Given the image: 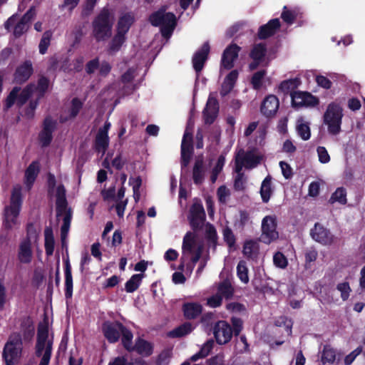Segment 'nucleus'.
Masks as SVG:
<instances>
[{
  "label": "nucleus",
  "instance_id": "obj_31",
  "mask_svg": "<svg viewBox=\"0 0 365 365\" xmlns=\"http://www.w3.org/2000/svg\"><path fill=\"white\" fill-rule=\"evenodd\" d=\"M301 80L299 78H290L284 80L281 82L279 86V92L284 93V95L292 94L296 92L295 90L300 86Z\"/></svg>",
  "mask_w": 365,
  "mask_h": 365
},
{
  "label": "nucleus",
  "instance_id": "obj_18",
  "mask_svg": "<svg viewBox=\"0 0 365 365\" xmlns=\"http://www.w3.org/2000/svg\"><path fill=\"white\" fill-rule=\"evenodd\" d=\"M219 113V103L216 98L210 96L202 111L204 123L207 125L212 124Z\"/></svg>",
  "mask_w": 365,
  "mask_h": 365
},
{
  "label": "nucleus",
  "instance_id": "obj_13",
  "mask_svg": "<svg viewBox=\"0 0 365 365\" xmlns=\"http://www.w3.org/2000/svg\"><path fill=\"white\" fill-rule=\"evenodd\" d=\"M241 51V47L235 43H231L224 50L220 66L226 70L232 69L235 66V61L239 56V53Z\"/></svg>",
  "mask_w": 365,
  "mask_h": 365
},
{
  "label": "nucleus",
  "instance_id": "obj_61",
  "mask_svg": "<svg viewBox=\"0 0 365 365\" xmlns=\"http://www.w3.org/2000/svg\"><path fill=\"white\" fill-rule=\"evenodd\" d=\"M239 72L237 70H232L225 77L224 81L229 85H231V86H234L235 85V83L238 78Z\"/></svg>",
  "mask_w": 365,
  "mask_h": 365
},
{
  "label": "nucleus",
  "instance_id": "obj_54",
  "mask_svg": "<svg viewBox=\"0 0 365 365\" xmlns=\"http://www.w3.org/2000/svg\"><path fill=\"white\" fill-rule=\"evenodd\" d=\"M246 180L244 174H237L234 180V189L235 191L243 192L246 189Z\"/></svg>",
  "mask_w": 365,
  "mask_h": 365
},
{
  "label": "nucleus",
  "instance_id": "obj_34",
  "mask_svg": "<svg viewBox=\"0 0 365 365\" xmlns=\"http://www.w3.org/2000/svg\"><path fill=\"white\" fill-rule=\"evenodd\" d=\"M44 247L47 256H51L53 254L55 240L51 227H46L44 230Z\"/></svg>",
  "mask_w": 365,
  "mask_h": 365
},
{
  "label": "nucleus",
  "instance_id": "obj_11",
  "mask_svg": "<svg viewBox=\"0 0 365 365\" xmlns=\"http://www.w3.org/2000/svg\"><path fill=\"white\" fill-rule=\"evenodd\" d=\"M278 237L279 234L277 231L275 217L270 215L265 216L262 222L261 241L265 244H270Z\"/></svg>",
  "mask_w": 365,
  "mask_h": 365
},
{
  "label": "nucleus",
  "instance_id": "obj_60",
  "mask_svg": "<svg viewBox=\"0 0 365 365\" xmlns=\"http://www.w3.org/2000/svg\"><path fill=\"white\" fill-rule=\"evenodd\" d=\"M317 83L322 88L325 89H329L331 86V81L326 76L319 75L316 77Z\"/></svg>",
  "mask_w": 365,
  "mask_h": 365
},
{
  "label": "nucleus",
  "instance_id": "obj_47",
  "mask_svg": "<svg viewBox=\"0 0 365 365\" xmlns=\"http://www.w3.org/2000/svg\"><path fill=\"white\" fill-rule=\"evenodd\" d=\"M223 240L230 249L233 248L236 244V237L232 229L226 226L222 230Z\"/></svg>",
  "mask_w": 365,
  "mask_h": 365
},
{
  "label": "nucleus",
  "instance_id": "obj_43",
  "mask_svg": "<svg viewBox=\"0 0 365 365\" xmlns=\"http://www.w3.org/2000/svg\"><path fill=\"white\" fill-rule=\"evenodd\" d=\"M329 202L333 204L336 202H339L341 205H345L346 200V192L344 187H338L334 193H332Z\"/></svg>",
  "mask_w": 365,
  "mask_h": 365
},
{
  "label": "nucleus",
  "instance_id": "obj_19",
  "mask_svg": "<svg viewBox=\"0 0 365 365\" xmlns=\"http://www.w3.org/2000/svg\"><path fill=\"white\" fill-rule=\"evenodd\" d=\"M210 50V47L209 43L205 42L200 48L193 55L192 59V66L197 75L201 72L204 67L205 63L208 58Z\"/></svg>",
  "mask_w": 365,
  "mask_h": 365
},
{
  "label": "nucleus",
  "instance_id": "obj_6",
  "mask_svg": "<svg viewBox=\"0 0 365 365\" xmlns=\"http://www.w3.org/2000/svg\"><path fill=\"white\" fill-rule=\"evenodd\" d=\"M166 8L162 7L149 16V21L153 26H160L164 37H169L177 25V19L172 12H165Z\"/></svg>",
  "mask_w": 365,
  "mask_h": 365
},
{
  "label": "nucleus",
  "instance_id": "obj_10",
  "mask_svg": "<svg viewBox=\"0 0 365 365\" xmlns=\"http://www.w3.org/2000/svg\"><path fill=\"white\" fill-rule=\"evenodd\" d=\"M58 122L51 115H46L42 123L41 130L38 133V140L42 148L50 145L53 140V133L56 130Z\"/></svg>",
  "mask_w": 365,
  "mask_h": 365
},
{
  "label": "nucleus",
  "instance_id": "obj_51",
  "mask_svg": "<svg viewBox=\"0 0 365 365\" xmlns=\"http://www.w3.org/2000/svg\"><path fill=\"white\" fill-rule=\"evenodd\" d=\"M336 359V353L335 351L328 346H325L324 347L322 355V361L324 364L325 363H333Z\"/></svg>",
  "mask_w": 365,
  "mask_h": 365
},
{
  "label": "nucleus",
  "instance_id": "obj_27",
  "mask_svg": "<svg viewBox=\"0 0 365 365\" xmlns=\"http://www.w3.org/2000/svg\"><path fill=\"white\" fill-rule=\"evenodd\" d=\"M303 14L298 8L289 9L284 6L281 14V19L287 25L293 24L297 20L301 19Z\"/></svg>",
  "mask_w": 365,
  "mask_h": 365
},
{
  "label": "nucleus",
  "instance_id": "obj_14",
  "mask_svg": "<svg viewBox=\"0 0 365 365\" xmlns=\"http://www.w3.org/2000/svg\"><path fill=\"white\" fill-rule=\"evenodd\" d=\"M47 339H48V319L46 317L43 321L38 324L37 339L36 344V356L40 357L43 356L45 351V346Z\"/></svg>",
  "mask_w": 365,
  "mask_h": 365
},
{
  "label": "nucleus",
  "instance_id": "obj_4",
  "mask_svg": "<svg viewBox=\"0 0 365 365\" xmlns=\"http://www.w3.org/2000/svg\"><path fill=\"white\" fill-rule=\"evenodd\" d=\"M102 330L109 343L118 341L121 336V343L123 347L130 339L133 338L132 331L119 321L105 322L103 324Z\"/></svg>",
  "mask_w": 365,
  "mask_h": 365
},
{
  "label": "nucleus",
  "instance_id": "obj_5",
  "mask_svg": "<svg viewBox=\"0 0 365 365\" xmlns=\"http://www.w3.org/2000/svg\"><path fill=\"white\" fill-rule=\"evenodd\" d=\"M23 351L22 335L19 332L12 333L6 342L2 359L6 365H15L19 363Z\"/></svg>",
  "mask_w": 365,
  "mask_h": 365
},
{
  "label": "nucleus",
  "instance_id": "obj_46",
  "mask_svg": "<svg viewBox=\"0 0 365 365\" xmlns=\"http://www.w3.org/2000/svg\"><path fill=\"white\" fill-rule=\"evenodd\" d=\"M237 275L242 282L245 284L249 282L248 268L245 261L241 260L239 262L237 266Z\"/></svg>",
  "mask_w": 365,
  "mask_h": 365
},
{
  "label": "nucleus",
  "instance_id": "obj_35",
  "mask_svg": "<svg viewBox=\"0 0 365 365\" xmlns=\"http://www.w3.org/2000/svg\"><path fill=\"white\" fill-rule=\"evenodd\" d=\"M235 289L228 279H224L219 283L217 289V293L227 300L233 297Z\"/></svg>",
  "mask_w": 365,
  "mask_h": 365
},
{
  "label": "nucleus",
  "instance_id": "obj_50",
  "mask_svg": "<svg viewBox=\"0 0 365 365\" xmlns=\"http://www.w3.org/2000/svg\"><path fill=\"white\" fill-rule=\"evenodd\" d=\"M49 83L50 81L47 77L44 76L39 77L36 86H34L35 89L39 93V98H41L44 96L45 93L47 91L49 87Z\"/></svg>",
  "mask_w": 365,
  "mask_h": 365
},
{
  "label": "nucleus",
  "instance_id": "obj_55",
  "mask_svg": "<svg viewBox=\"0 0 365 365\" xmlns=\"http://www.w3.org/2000/svg\"><path fill=\"white\" fill-rule=\"evenodd\" d=\"M336 289L341 292V297L344 301H346L349 299L351 292L349 282H345L338 284Z\"/></svg>",
  "mask_w": 365,
  "mask_h": 365
},
{
  "label": "nucleus",
  "instance_id": "obj_32",
  "mask_svg": "<svg viewBox=\"0 0 365 365\" xmlns=\"http://www.w3.org/2000/svg\"><path fill=\"white\" fill-rule=\"evenodd\" d=\"M134 21L135 18L133 14H124L118 19L117 24V32L125 35L128 32L130 26L134 23Z\"/></svg>",
  "mask_w": 365,
  "mask_h": 365
},
{
  "label": "nucleus",
  "instance_id": "obj_12",
  "mask_svg": "<svg viewBox=\"0 0 365 365\" xmlns=\"http://www.w3.org/2000/svg\"><path fill=\"white\" fill-rule=\"evenodd\" d=\"M187 218L190 225L194 231H197L202 228L206 220V215L201 202H194L192 205Z\"/></svg>",
  "mask_w": 365,
  "mask_h": 365
},
{
  "label": "nucleus",
  "instance_id": "obj_30",
  "mask_svg": "<svg viewBox=\"0 0 365 365\" xmlns=\"http://www.w3.org/2000/svg\"><path fill=\"white\" fill-rule=\"evenodd\" d=\"M205 178V165L202 157L196 158L192 168V179L195 185L202 183Z\"/></svg>",
  "mask_w": 365,
  "mask_h": 365
},
{
  "label": "nucleus",
  "instance_id": "obj_29",
  "mask_svg": "<svg viewBox=\"0 0 365 365\" xmlns=\"http://www.w3.org/2000/svg\"><path fill=\"white\" fill-rule=\"evenodd\" d=\"M260 240H247L243 245L242 253L247 259H253L255 257L259 251Z\"/></svg>",
  "mask_w": 365,
  "mask_h": 365
},
{
  "label": "nucleus",
  "instance_id": "obj_17",
  "mask_svg": "<svg viewBox=\"0 0 365 365\" xmlns=\"http://www.w3.org/2000/svg\"><path fill=\"white\" fill-rule=\"evenodd\" d=\"M33 73L32 62L26 60L16 67L14 73V81L18 84H23L29 79Z\"/></svg>",
  "mask_w": 365,
  "mask_h": 365
},
{
  "label": "nucleus",
  "instance_id": "obj_38",
  "mask_svg": "<svg viewBox=\"0 0 365 365\" xmlns=\"http://www.w3.org/2000/svg\"><path fill=\"white\" fill-rule=\"evenodd\" d=\"M205 237L210 247H212L215 250L217 245L218 236L215 227L213 225L207 223Z\"/></svg>",
  "mask_w": 365,
  "mask_h": 365
},
{
  "label": "nucleus",
  "instance_id": "obj_2",
  "mask_svg": "<svg viewBox=\"0 0 365 365\" xmlns=\"http://www.w3.org/2000/svg\"><path fill=\"white\" fill-rule=\"evenodd\" d=\"M113 25L112 13L107 6H105L92 21V36L97 42L108 40L112 35Z\"/></svg>",
  "mask_w": 365,
  "mask_h": 365
},
{
  "label": "nucleus",
  "instance_id": "obj_37",
  "mask_svg": "<svg viewBox=\"0 0 365 365\" xmlns=\"http://www.w3.org/2000/svg\"><path fill=\"white\" fill-rule=\"evenodd\" d=\"M144 277L143 274H135L125 282V289L128 293H133L140 287L142 279Z\"/></svg>",
  "mask_w": 365,
  "mask_h": 365
},
{
  "label": "nucleus",
  "instance_id": "obj_39",
  "mask_svg": "<svg viewBox=\"0 0 365 365\" xmlns=\"http://www.w3.org/2000/svg\"><path fill=\"white\" fill-rule=\"evenodd\" d=\"M125 35L117 32L113 36L108 46V52L113 53L118 51L125 41Z\"/></svg>",
  "mask_w": 365,
  "mask_h": 365
},
{
  "label": "nucleus",
  "instance_id": "obj_62",
  "mask_svg": "<svg viewBox=\"0 0 365 365\" xmlns=\"http://www.w3.org/2000/svg\"><path fill=\"white\" fill-rule=\"evenodd\" d=\"M279 165L284 178L290 179L293 175L292 170L290 165L284 161H280Z\"/></svg>",
  "mask_w": 365,
  "mask_h": 365
},
{
  "label": "nucleus",
  "instance_id": "obj_33",
  "mask_svg": "<svg viewBox=\"0 0 365 365\" xmlns=\"http://www.w3.org/2000/svg\"><path fill=\"white\" fill-rule=\"evenodd\" d=\"M194 327H192V324L189 322H185L170 331L168 333V336L170 338H181L191 333Z\"/></svg>",
  "mask_w": 365,
  "mask_h": 365
},
{
  "label": "nucleus",
  "instance_id": "obj_58",
  "mask_svg": "<svg viewBox=\"0 0 365 365\" xmlns=\"http://www.w3.org/2000/svg\"><path fill=\"white\" fill-rule=\"evenodd\" d=\"M222 303V296L216 293L210 297L207 300V304L212 308L219 307Z\"/></svg>",
  "mask_w": 365,
  "mask_h": 365
},
{
  "label": "nucleus",
  "instance_id": "obj_40",
  "mask_svg": "<svg viewBox=\"0 0 365 365\" xmlns=\"http://www.w3.org/2000/svg\"><path fill=\"white\" fill-rule=\"evenodd\" d=\"M267 53V47L264 43H259L254 45L250 53V57L252 60L264 61Z\"/></svg>",
  "mask_w": 365,
  "mask_h": 365
},
{
  "label": "nucleus",
  "instance_id": "obj_3",
  "mask_svg": "<svg viewBox=\"0 0 365 365\" xmlns=\"http://www.w3.org/2000/svg\"><path fill=\"white\" fill-rule=\"evenodd\" d=\"M21 190V186L19 185H16L13 187L10 205H6L4 209L3 226L7 230H11L17 224V219L23 203Z\"/></svg>",
  "mask_w": 365,
  "mask_h": 365
},
{
  "label": "nucleus",
  "instance_id": "obj_53",
  "mask_svg": "<svg viewBox=\"0 0 365 365\" xmlns=\"http://www.w3.org/2000/svg\"><path fill=\"white\" fill-rule=\"evenodd\" d=\"M40 98L32 100L29 102V106L24 110V116L28 119H32L35 115V110L38 105Z\"/></svg>",
  "mask_w": 365,
  "mask_h": 365
},
{
  "label": "nucleus",
  "instance_id": "obj_36",
  "mask_svg": "<svg viewBox=\"0 0 365 365\" xmlns=\"http://www.w3.org/2000/svg\"><path fill=\"white\" fill-rule=\"evenodd\" d=\"M109 146V137L108 135H104L100 133H97L95 143H94V149L98 153H102V154H105Z\"/></svg>",
  "mask_w": 365,
  "mask_h": 365
},
{
  "label": "nucleus",
  "instance_id": "obj_57",
  "mask_svg": "<svg viewBox=\"0 0 365 365\" xmlns=\"http://www.w3.org/2000/svg\"><path fill=\"white\" fill-rule=\"evenodd\" d=\"M363 351L362 346H359L350 354L346 355L344 358V362L345 365H351L355 360L357 356H359Z\"/></svg>",
  "mask_w": 365,
  "mask_h": 365
},
{
  "label": "nucleus",
  "instance_id": "obj_15",
  "mask_svg": "<svg viewBox=\"0 0 365 365\" xmlns=\"http://www.w3.org/2000/svg\"><path fill=\"white\" fill-rule=\"evenodd\" d=\"M132 341L133 339H130V340L126 343L125 346H124V349L128 352L135 351L139 355L146 357L152 355L153 352V346L150 342L140 337H138L135 339L134 346H133Z\"/></svg>",
  "mask_w": 365,
  "mask_h": 365
},
{
  "label": "nucleus",
  "instance_id": "obj_25",
  "mask_svg": "<svg viewBox=\"0 0 365 365\" xmlns=\"http://www.w3.org/2000/svg\"><path fill=\"white\" fill-rule=\"evenodd\" d=\"M39 172L40 165L37 160L33 161L26 169L24 183L28 190H31L33 187Z\"/></svg>",
  "mask_w": 365,
  "mask_h": 365
},
{
  "label": "nucleus",
  "instance_id": "obj_28",
  "mask_svg": "<svg viewBox=\"0 0 365 365\" xmlns=\"http://www.w3.org/2000/svg\"><path fill=\"white\" fill-rule=\"evenodd\" d=\"M274 192L272 186V178L270 175H267L262 180L260 187V196L264 203H267Z\"/></svg>",
  "mask_w": 365,
  "mask_h": 365
},
{
  "label": "nucleus",
  "instance_id": "obj_59",
  "mask_svg": "<svg viewBox=\"0 0 365 365\" xmlns=\"http://www.w3.org/2000/svg\"><path fill=\"white\" fill-rule=\"evenodd\" d=\"M214 341L212 339L207 340L201 347L199 353L202 354L203 358H205L213 349Z\"/></svg>",
  "mask_w": 365,
  "mask_h": 365
},
{
  "label": "nucleus",
  "instance_id": "obj_45",
  "mask_svg": "<svg viewBox=\"0 0 365 365\" xmlns=\"http://www.w3.org/2000/svg\"><path fill=\"white\" fill-rule=\"evenodd\" d=\"M195 242V235L191 232H187L183 237L182 250L190 253L192 252Z\"/></svg>",
  "mask_w": 365,
  "mask_h": 365
},
{
  "label": "nucleus",
  "instance_id": "obj_44",
  "mask_svg": "<svg viewBox=\"0 0 365 365\" xmlns=\"http://www.w3.org/2000/svg\"><path fill=\"white\" fill-rule=\"evenodd\" d=\"M267 74V71L264 69L255 72L250 80V83L255 90H259L262 86L263 79Z\"/></svg>",
  "mask_w": 365,
  "mask_h": 365
},
{
  "label": "nucleus",
  "instance_id": "obj_24",
  "mask_svg": "<svg viewBox=\"0 0 365 365\" xmlns=\"http://www.w3.org/2000/svg\"><path fill=\"white\" fill-rule=\"evenodd\" d=\"M202 305L199 302H185L182 306L183 317L187 320H194L202 315Z\"/></svg>",
  "mask_w": 365,
  "mask_h": 365
},
{
  "label": "nucleus",
  "instance_id": "obj_8",
  "mask_svg": "<svg viewBox=\"0 0 365 365\" xmlns=\"http://www.w3.org/2000/svg\"><path fill=\"white\" fill-rule=\"evenodd\" d=\"M343 116V108L339 103L332 102L328 105L323 118L330 135H336L341 131Z\"/></svg>",
  "mask_w": 365,
  "mask_h": 365
},
{
  "label": "nucleus",
  "instance_id": "obj_7",
  "mask_svg": "<svg viewBox=\"0 0 365 365\" xmlns=\"http://www.w3.org/2000/svg\"><path fill=\"white\" fill-rule=\"evenodd\" d=\"M66 189L63 185H59L56 188V210L58 217L65 213L63 219V225L61 227V236L62 240L66 237L69 230L72 214L71 209L67 210L68 202L66 196Z\"/></svg>",
  "mask_w": 365,
  "mask_h": 365
},
{
  "label": "nucleus",
  "instance_id": "obj_22",
  "mask_svg": "<svg viewBox=\"0 0 365 365\" xmlns=\"http://www.w3.org/2000/svg\"><path fill=\"white\" fill-rule=\"evenodd\" d=\"M281 23L279 19H272L267 24L259 26L257 32V36L259 39H267L274 36L280 29Z\"/></svg>",
  "mask_w": 365,
  "mask_h": 365
},
{
  "label": "nucleus",
  "instance_id": "obj_48",
  "mask_svg": "<svg viewBox=\"0 0 365 365\" xmlns=\"http://www.w3.org/2000/svg\"><path fill=\"white\" fill-rule=\"evenodd\" d=\"M52 33L50 31H46L43 33L42 38L40 41L38 48L41 54H45L51 43Z\"/></svg>",
  "mask_w": 365,
  "mask_h": 365
},
{
  "label": "nucleus",
  "instance_id": "obj_26",
  "mask_svg": "<svg viewBox=\"0 0 365 365\" xmlns=\"http://www.w3.org/2000/svg\"><path fill=\"white\" fill-rule=\"evenodd\" d=\"M64 274H65V297L66 299L72 298L73 296V277L71 266L69 258L63 259Z\"/></svg>",
  "mask_w": 365,
  "mask_h": 365
},
{
  "label": "nucleus",
  "instance_id": "obj_20",
  "mask_svg": "<svg viewBox=\"0 0 365 365\" xmlns=\"http://www.w3.org/2000/svg\"><path fill=\"white\" fill-rule=\"evenodd\" d=\"M310 235L313 240L322 245H329L333 241L331 232L319 222L315 223L314 228L310 231Z\"/></svg>",
  "mask_w": 365,
  "mask_h": 365
},
{
  "label": "nucleus",
  "instance_id": "obj_64",
  "mask_svg": "<svg viewBox=\"0 0 365 365\" xmlns=\"http://www.w3.org/2000/svg\"><path fill=\"white\" fill-rule=\"evenodd\" d=\"M207 365H224V356L222 354H217L206 361Z\"/></svg>",
  "mask_w": 365,
  "mask_h": 365
},
{
  "label": "nucleus",
  "instance_id": "obj_56",
  "mask_svg": "<svg viewBox=\"0 0 365 365\" xmlns=\"http://www.w3.org/2000/svg\"><path fill=\"white\" fill-rule=\"evenodd\" d=\"M317 155L319 157V161L321 163L325 164L330 161V156L328 153L327 150L324 146H319L317 148Z\"/></svg>",
  "mask_w": 365,
  "mask_h": 365
},
{
  "label": "nucleus",
  "instance_id": "obj_49",
  "mask_svg": "<svg viewBox=\"0 0 365 365\" xmlns=\"http://www.w3.org/2000/svg\"><path fill=\"white\" fill-rule=\"evenodd\" d=\"M83 102L77 97L71 100V107L69 109V118H75L83 108Z\"/></svg>",
  "mask_w": 365,
  "mask_h": 365
},
{
  "label": "nucleus",
  "instance_id": "obj_1",
  "mask_svg": "<svg viewBox=\"0 0 365 365\" xmlns=\"http://www.w3.org/2000/svg\"><path fill=\"white\" fill-rule=\"evenodd\" d=\"M231 324L227 321L219 320L213 327V334L218 344L223 345L230 342L232 336H237L243 329V321L240 317H232Z\"/></svg>",
  "mask_w": 365,
  "mask_h": 365
},
{
  "label": "nucleus",
  "instance_id": "obj_9",
  "mask_svg": "<svg viewBox=\"0 0 365 365\" xmlns=\"http://www.w3.org/2000/svg\"><path fill=\"white\" fill-rule=\"evenodd\" d=\"M34 90V84H28L21 92V88L15 86L5 99L4 110L11 108L15 103L18 107L23 106L30 98Z\"/></svg>",
  "mask_w": 365,
  "mask_h": 365
},
{
  "label": "nucleus",
  "instance_id": "obj_21",
  "mask_svg": "<svg viewBox=\"0 0 365 365\" xmlns=\"http://www.w3.org/2000/svg\"><path fill=\"white\" fill-rule=\"evenodd\" d=\"M279 106V102L277 97L274 95H269L262 101L260 110L263 115L270 118L276 114Z\"/></svg>",
  "mask_w": 365,
  "mask_h": 365
},
{
  "label": "nucleus",
  "instance_id": "obj_23",
  "mask_svg": "<svg viewBox=\"0 0 365 365\" xmlns=\"http://www.w3.org/2000/svg\"><path fill=\"white\" fill-rule=\"evenodd\" d=\"M17 257L19 262L23 264H29L32 261L33 252L30 237L27 236L21 242Z\"/></svg>",
  "mask_w": 365,
  "mask_h": 365
},
{
  "label": "nucleus",
  "instance_id": "obj_16",
  "mask_svg": "<svg viewBox=\"0 0 365 365\" xmlns=\"http://www.w3.org/2000/svg\"><path fill=\"white\" fill-rule=\"evenodd\" d=\"M319 99L309 92L297 91L292 94V105L294 108L316 106Z\"/></svg>",
  "mask_w": 365,
  "mask_h": 365
},
{
  "label": "nucleus",
  "instance_id": "obj_42",
  "mask_svg": "<svg viewBox=\"0 0 365 365\" xmlns=\"http://www.w3.org/2000/svg\"><path fill=\"white\" fill-rule=\"evenodd\" d=\"M247 168H253L256 167L261 160V158L254 154L252 152H247L241 158Z\"/></svg>",
  "mask_w": 365,
  "mask_h": 365
},
{
  "label": "nucleus",
  "instance_id": "obj_41",
  "mask_svg": "<svg viewBox=\"0 0 365 365\" xmlns=\"http://www.w3.org/2000/svg\"><path fill=\"white\" fill-rule=\"evenodd\" d=\"M297 132L298 135L303 140H308L311 137V130L309 123H304L303 120L298 121L297 125Z\"/></svg>",
  "mask_w": 365,
  "mask_h": 365
},
{
  "label": "nucleus",
  "instance_id": "obj_52",
  "mask_svg": "<svg viewBox=\"0 0 365 365\" xmlns=\"http://www.w3.org/2000/svg\"><path fill=\"white\" fill-rule=\"evenodd\" d=\"M274 264L279 268L284 269L288 265V260L285 255L281 252H277L273 256Z\"/></svg>",
  "mask_w": 365,
  "mask_h": 365
},
{
  "label": "nucleus",
  "instance_id": "obj_63",
  "mask_svg": "<svg viewBox=\"0 0 365 365\" xmlns=\"http://www.w3.org/2000/svg\"><path fill=\"white\" fill-rule=\"evenodd\" d=\"M36 15V10L34 6L31 7L21 18L20 21L25 23V24H29Z\"/></svg>",
  "mask_w": 365,
  "mask_h": 365
}]
</instances>
